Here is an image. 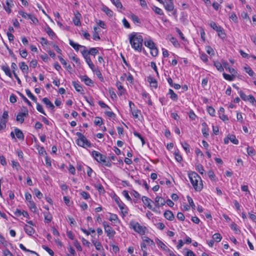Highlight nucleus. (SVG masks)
Masks as SVG:
<instances>
[{"instance_id": "8", "label": "nucleus", "mask_w": 256, "mask_h": 256, "mask_svg": "<svg viewBox=\"0 0 256 256\" xmlns=\"http://www.w3.org/2000/svg\"><path fill=\"white\" fill-rule=\"evenodd\" d=\"M92 154L93 158L99 163L104 162V159L106 158V156L102 154L98 151L93 150L92 152Z\"/></svg>"}, {"instance_id": "45", "label": "nucleus", "mask_w": 256, "mask_h": 256, "mask_svg": "<svg viewBox=\"0 0 256 256\" xmlns=\"http://www.w3.org/2000/svg\"><path fill=\"white\" fill-rule=\"evenodd\" d=\"M36 103L37 110L39 112H40V113L44 114V115L46 116V114L42 106L38 102H36Z\"/></svg>"}, {"instance_id": "54", "label": "nucleus", "mask_w": 256, "mask_h": 256, "mask_svg": "<svg viewBox=\"0 0 256 256\" xmlns=\"http://www.w3.org/2000/svg\"><path fill=\"white\" fill-rule=\"evenodd\" d=\"M98 53V51L96 48H90L89 50L90 54H92V56H95Z\"/></svg>"}, {"instance_id": "20", "label": "nucleus", "mask_w": 256, "mask_h": 256, "mask_svg": "<svg viewBox=\"0 0 256 256\" xmlns=\"http://www.w3.org/2000/svg\"><path fill=\"white\" fill-rule=\"evenodd\" d=\"M69 44L76 50L78 51L80 48H85V46L75 43L72 40H69Z\"/></svg>"}, {"instance_id": "43", "label": "nucleus", "mask_w": 256, "mask_h": 256, "mask_svg": "<svg viewBox=\"0 0 256 256\" xmlns=\"http://www.w3.org/2000/svg\"><path fill=\"white\" fill-rule=\"evenodd\" d=\"M218 36L222 39H224L226 37V34L224 33V30L222 28L217 32Z\"/></svg>"}, {"instance_id": "51", "label": "nucleus", "mask_w": 256, "mask_h": 256, "mask_svg": "<svg viewBox=\"0 0 256 256\" xmlns=\"http://www.w3.org/2000/svg\"><path fill=\"white\" fill-rule=\"evenodd\" d=\"M130 18L134 22L135 24H140V21L138 16H136L135 14H132L130 16Z\"/></svg>"}, {"instance_id": "64", "label": "nucleus", "mask_w": 256, "mask_h": 256, "mask_svg": "<svg viewBox=\"0 0 256 256\" xmlns=\"http://www.w3.org/2000/svg\"><path fill=\"white\" fill-rule=\"evenodd\" d=\"M247 152L250 156H252L255 154V150L252 147L248 146L247 148Z\"/></svg>"}, {"instance_id": "36", "label": "nucleus", "mask_w": 256, "mask_h": 256, "mask_svg": "<svg viewBox=\"0 0 256 256\" xmlns=\"http://www.w3.org/2000/svg\"><path fill=\"white\" fill-rule=\"evenodd\" d=\"M72 85L74 86L75 90L78 92H81L82 90V87L79 84L78 82H72Z\"/></svg>"}, {"instance_id": "26", "label": "nucleus", "mask_w": 256, "mask_h": 256, "mask_svg": "<svg viewBox=\"0 0 256 256\" xmlns=\"http://www.w3.org/2000/svg\"><path fill=\"white\" fill-rule=\"evenodd\" d=\"M80 14L79 12H78L75 15V18L73 20V22H74V24L76 26H80L81 23H80Z\"/></svg>"}, {"instance_id": "18", "label": "nucleus", "mask_w": 256, "mask_h": 256, "mask_svg": "<svg viewBox=\"0 0 256 256\" xmlns=\"http://www.w3.org/2000/svg\"><path fill=\"white\" fill-rule=\"evenodd\" d=\"M142 200L144 204L150 209H152V206L150 204V202L152 200L148 197L145 196H143L142 197Z\"/></svg>"}, {"instance_id": "4", "label": "nucleus", "mask_w": 256, "mask_h": 256, "mask_svg": "<svg viewBox=\"0 0 256 256\" xmlns=\"http://www.w3.org/2000/svg\"><path fill=\"white\" fill-rule=\"evenodd\" d=\"M76 136L78 138L76 140V144L82 148H90L92 146L90 142L88 140L86 137L80 132H76Z\"/></svg>"}, {"instance_id": "41", "label": "nucleus", "mask_w": 256, "mask_h": 256, "mask_svg": "<svg viewBox=\"0 0 256 256\" xmlns=\"http://www.w3.org/2000/svg\"><path fill=\"white\" fill-rule=\"evenodd\" d=\"M46 32L47 34L51 37L52 38L53 36H55L54 32H53V30H52V28L48 26L46 28Z\"/></svg>"}, {"instance_id": "57", "label": "nucleus", "mask_w": 256, "mask_h": 256, "mask_svg": "<svg viewBox=\"0 0 256 256\" xmlns=\"http://www.w3.org/2000/svg\"><path fill=\"white\" fill-rule=\"evenodd\" d=\"M224 78L228 80L232 81L234 80V76L230 75L228 74H226V73H223L222 74Z\"/></svg>"}, {"instance_id": "33", "label": "nucleus", "mask_w": 256, "mask_h": 256, "mask_svg": "<svg viewBox=\"0 0 256 256\" xmlns=\"http://www.w3.org/2000/svg\"><path fill=\"white\" fill-rule=\"evenodd\" d=\"M102 10L109 16H112L113 15V12L106 6H103Z\"/></svg>"}, {"instance_id": "56", "label": "nucleus", "mask_w": 256, "mask_h": 256, "mask_svg": "<svg viewBox=\"0 0 256 256\" xmlns=\"http://www.w3.org/2000/svg\"><path fill=\"white\" fill-rule=\"evenodd\" d=\"M239 94L242 100L244 101L248 100V96H247L242 90L239 92Z\"/></svg>"}, {"instance_id": "17", "label": "nucleus", "mask_w": 256, "mask_h": 256, "mask_svg": "<svg viewBox=\"0 0 256 256\" xmlns=\"http://www.w3.org/2000/svg\"><path fill=\"white\" fill-rule=\"evenodd\" d=\"M164 216L169 220H172L174 218V215L172 211L168 210L164 212Z\"/></svg>"}, {"instance_id": "39", "label": "nucleus", "mask_w": 256, "mask_h": 256, "mask_svg": "<svg viewBox=\"0 0 256 256\" xmlns=\"http://www.w3.org/2000/svg\"><path fill=\"white\" fill-rule=\"evenodd\" d=\"M143 242L148 243L150 246H154V241L147 236L144 238Z\"/></svg>"}, {"instance_id": "50", "label": "nucleus", "mask_w": 256, "mask_h": 256, "mask_svg": "<svg viewBox=\"0 0 256 256\" xmlns=\"http://www.w3.org/2000/svg\"><path fill=\"white\" fill-rule=\"evenodd\" d=\"M170 41L175 47H179L180 46V44H179L178 41L175 38L172 37L170 38Z\"/></svg>"}, {"instance_id": "12", "label": "nucleus", "mask_w": 256, "mask_h": 256, "mask_svg": "<svg viewBox=\"0 0 256 256\" xmlns=\"http://www.w3.org/2000/svg\"><path fill=\"white\" fill-rule=\"evenodd\" d=\"M155 202L156 206L159 208L160 206H164L166 201L162 198L158 196L155 198Z\"/></svg>"}, {"instance_id": "49", "label": "nucleus", "mask_w": 256, "mask_h": 256, "mask_svg": "<svg viewBox=\"0 0 256 256\" xmlns=\"http://www.w3.org/2000/svg\"><path fill=\"white\" fill-rule=\"evenodd\" d=\"M132 114L134 116V118H138L139 116V114H140V111L138 110H134L130 111Z\"/></svg>"}, {"instance_id": "32", "label": "nucleus", "mask_w": 256, "mask_h": 256, "mask_svg": "<svg viewBox=\"0 0 256 256\" xmlns=\"http://www.w3.org/2000/svg\"><path fill=\"white\" fill-rule=\"evenodd\" d=\"M148 81L150 83L152 86L156 88L158 86L157 82L156 79L153 78H148Z\"/></svg>"}, {"instance_id": "25", "label": "nucleus", "mask_w": 256, "mask_h": 256, "mask_svg": "<svg viewBox=\"0 0 256 256\" xmlns=\"http://www.w3.org/2000/svg\"><path fill=\"white\" fill-rule=\"evenodd\" d=\"M116 84L118 90V94L122 96L124 94V88L123 86L122 85L121 82L119 81L116 82Z\"/></svg>"}, {"instance_id": "7", "label": "nucleus", "mask_w": 256, "mask_h": 256, "mask_svg": "<svg viewBox=\"0 0 256 256\" xmlns=\"http://www.w3.org/2000/svg\"><path fill=\"white\" fill-rule=\"evenodd\" d=\"M115 202L118 205L119 208L121 210L122 213L123 214L124 216H126V214H128V208L126 206L124 203H123L120 198L118 197H116L114 199Z\"/></svg>"}, {"instance_id": "13", "label": "nucleus", "mask_w": 256, "mask_h": 256, "mask_svg": "<svg viewBox=\"0 0 256 256\" xmlns=\"http://www.w3.org/2000/svg\"><path fill=\"white\" fill-rule=\"evenodd\" d=\"M155 241L158 246H160L162 250L167 252L168 250H169V248L166 246L158 238H156L155 239Z\"/></svg>"}, {"instance_id": "61", "label": "nucleus", "mask_w": 256, "mask_h": 256, "mask_svg": "<svg viewBox=\"0 0 256 256\" xmlns=\"http://www.w3.org/2000/svg\"><path fill=\"white\" fill-rule=\"evenodd\" d=\"M196 169L200 174H204V168L202 164H198L196 166Z\"/></svg>"}, {"instance_id": "63", "label": "nucleus", "mask_w": 256, "mask_h": 256, "mask_svg": "<svg viewBox=\"0 0 256 256\" xmlns=\"http://www.w3.org/2000/svg\"><path fill=\"white\" fill-rule=\"evenodd\" d=\"M246 72L248 73L250 76H252L254 74V72L250 66L244 68Z\"/></svg>"}, {"instance_id": "34", "label": "nucleus", "mask_w": 256, "mask_h": 256, "mask_svg": "<svg viewBox=\"0 0 256 256\" xmlns=\"http://www.w3.org/2000/svg\"><path fill=\"white\" fill-rule=\"evenodd\" d=\"M92 242L94 244V246L98 250H100L102 249V246L101 244L99 242L96 240H94L92 241Z\"/></svg>"}, {"instance_id": "42", "label": "nucleus", "mask_w": 256, "mask_h": 256, "mask_svg": "<svg viewBox=\"0 0 256 256\" xmlns=\"http://www.w3.org/2000/svg\"><path fill=\"white\" fill-rule=\"evenodd\" d=\"M118 8H122V6L120 0H110Z\"/></svg>"}, {"instance_id": "2", "label": "nucleus", "mask_w": 256, "mask_h": 256, "mask_svg": "<svg viewBox=\"0 0 256 256\" xmlns=\"http://www.w3.org/2000/svg\"><path fill=\"white\" fill-rule=\"evenodd\" d=\"M188 176L194 190L196 191H200L203 188V184L200 176L196 172H189Z\"/></svg>"}, {"instance_id": "27", "label": "nucleus", "mask_w": 256, "mask_h": 256, "mask_svg": "<svg viewBox=\"0 0 256 256\" xmlns=\"http://www.w3.org/2000/svg\"><path fill=\"white\" fill-rule=\"evenodd\" d=\"M44 220L46 222H50L52 220V216L48 212H44Z\"/></svg>"}, {"instance_id": "19", "label": "nucleus", "mask_w": 256, "mask_h": 256, "mask_svg": "<svg viewBox=\"0 0 256 256\" xmlns=\"http://www.w3.org/2000/svg\"><path fill=\"white\" fill-rule=\"evenodd\" d=\"M82 81L84 82L85 84L87 86H91L93 82L92 80H90L87 76L84 75L80 77Z\"/></svg>"}, {"instance_id": "9", "label": "nucleus", "mask_w": 256, "mask_h": 256, "mask_svg": "<svg viewBox=\"0 0 256 256\" xmlns=\"http://www.w3.org/2000/svg\"><path fill=\"white\" fill-rule=\"evenodd\" d=\"M28 114V110L26 108H25V110L23 112H20L18 114L16 120L18 122L22 124L24 120V117L27 116Z\"/></svg>"}, {"instance_id": "15", "label": "nucleus", "mask_w": 256, "mask_h": 256, "mask_svg": "<svg viewBox=\"0 0 256 256\" xmlns=\"http://www.w3.org/2000/svg\"><path fill=\"white\" fill-rule=\"evenodd\" d=\"M224 108L221 107L220 108L218 112H219V118L222 120L223 121L228 120V116L224 114Z\"/></svg>"}, {"instance_id": "5", "label": "nucleus", "mask_w": 256, "mask_h": 256, "mask_svg": "<svg viewBox=\"0 0 256 256\" xmlns=\"http://www.w3.org/2000/svg\"><path fill=\"white\" fill-rule=\"evenodd\" d=\"M145 46L150 50V54L154 56H156L158 54V50L155 46L154 43L152 40L144 41Z\"/></svg>"}, {"instance_id": "52", "label": "nucleus", "mask_w": 256, "mask_h": 256, "mask_svg": "<svg viewBox=\"0 0 256 256\" xmlns=\"http://www.w3.org/2000/svg\"><path fill=\"white\" fill-rule=\"evenodd\" d=\"M81 53L82 54L84 58V59H86V58H89V50H86V48L85 47V48H84L81 51Z\"/></svg>"}, {"instance_id": "14", "label": "nucleus", "mask_w": 256, "mask_h": 256, "mask_svg": "<svg viewBox=\"0 0 256 256\" xmlns=\"http://www.w3.org/2000/svg\"><path fill=\"white\" fill-rule=\"evenodd\" d=\"M24 230L25 232L29 236H32L34 233V228L26 224L24 227Z\"/></svg>"}, {"instance_id": "62", "label": "nucleus", "mask_w": 256, "mask_h": 256, "mask_svg": "<svg viewBox=\"0 0 256 256\" xmlns=\"http://www.w3.org/2000/svg\"><path fill=\"white\" fill-rule=\"evenodd\" d=\"M95 124L97 126H100L102 124V120L100 117H96L94 122Z\"/></svg>"}, {"instance_id": "22", "label": "nucleus", "mask_w": 256, "mask_h": 256, "mask_svg": "<svg viewBox=\"0 0 256 256\" xmlns=\"http://www.w3.org/2000/svg\"><path fill=\"white\" fill-rule=\"evenodd\" d=\"M2 70L4 72L5 74L9 76L10 78L12 77V74L10 72V69L9 66L6 64L2 66Z\"/></svg>"}, {"instance_id": "48", "label": "nucleus", "mask_w": 256, "mask_h": 256, "mask_svg": "<svg viewBox=\"0 0 256 256\" xmlns=\"http://www.w3.org/2000/svg\"><path fill=\"white\" fill-rule=\"evenodd\" d=\"M134 134L140 140L142 143V145L144 146L145 144V141L144 138L142 136V135L140 133L136 132H134Z\"/></svg>"}, {"instance_id": "53", "label": "nucleus", "mask_w": 256, "mask_h": 256, "mask_svg": "<svg viewBox=\"0 0 256 256\" xmlns=\"http://www.w3.org/2000/svg\"><path fill=\"white\" fill-rule=\"evenodd\" d=\"M98 77V78L102 82L104 80V78L99 70L96 68L95 70L94 71Z\"/></svg>"}, {"instance_id": "6", "label": "nucleus", "mask_w": 256, "mask_h": 256, "mask_svg": "<svg viewBox=\"0 0 256 256\" xmlns=\"http://www.w3.org/2000/svg\"><path fill=\"white\" fill-rule=\"evenodd\" d=\"M102 224L104 227V232L106 234V236L109 238H113L116 234L115 231L106 221H104L102 222Z\"/></svg>"}, {"instance_id": "24", "label": "nucleus", "mask_w": 256, "mask_h": 256, "mask_svg": "<svg viewBox=\"0 0 256 256\" xmlns=\"http://www.w3.org/2000/svg\"><path fill=\"white\" fill-rule=\"evenodd\" d=\"M28 206L29 208L31 210L32 212H36L38 210V208L34 204V202L32 200H30V202H28Z\"/></svg>"}, {"instance_id": "40", "label": "nucleus", "mask_w": 256, "mask_h": 256, "mask_svg": "<svg viewBox=\"0 0 256 256\" xmlns=\"http://www.w3.org/2000/svg\"><path fill=\"white\" fill-rule=\"evenodd\" d=\"M212 238L216 242H220L221 240L222 237L219 233H216L212 236Z\"/></svg>"}, {"instance_id": "38", "label": "nucleus", "mask_w": 256, "mask_h": 256, "mask_svg": "<svg viewBox=\"0 0 256 256\" xmlns=\"http://www.w3.org/2000/svg\"><path fill=\"white\" fill-rule=\"evenodd\" d=\"M186 198L190 204L189 206H191L193 210H195L196 206L192 198L189 196H188Z\"/></svg>"}, {"instance_id": "1", "label": "nucleus", "mask_w": 256, "mask_h": 256, "mask_svg": "<svg viewBox=\"0 0 256 256\" xmlns=\"http://www.w3.org/2000/svg\"><path fill=\"white\" fill-rule=\"evenodd\" d=\"M128 39L132 47L135 50L141 52L143 42L142 36L138 33L133 32L129 34Z\"/></svg>"}, {"instance_id": "21", "label": "nucleus", "mask_w": 256, "mask_h": 256, "mask_svg": "<svg viewBox=\"0 0 256 256\" xmlns=\"http://www.w3.org/2000/svg\"><path fill=\"white\" fill-rule=\"evenodd\" d=\"M19 66L20 69L22 70L23 73L26 74H28V67L24 62H21L20 63Z\"/></svg>"}, {"instance_id": "3", "label": "nucleus", "mask_w": 256, "mask_h": 256, "mask_svg": "<svg viewBox=\"0 0 256 256\" xmlns=\"http://www.w3.org/2000/svg\"><path fill=\"white\" fill-rule=\"evenodd\" d=\"M130 228L134 230L140 234V235L145 234L147 231V228L144 226H142L139 222L134 220H131L130 222Z\"/></svg>"}, {"instance_id": "29", "label": "nucleus", "mask_w": 256, "mask_h": 256, "mask_svg": "<svg viewBox=\"0 0 256 256\" xmlns=\"http://www.w3.org/2000/svg\"><path fill=\"white\" fill-rule=\"evenodd\" d=\"M168 94L170 95V98L172 100L177 101L178 99V96L174 93L173 90L169 89Z\"/></svg>"}, {"instance_id": "37", "label": "nucleus", "mask_w": 256, "mask_h": 256, "mask_svg": "<svg viewBox=\"0 0 256 256\" xmlns=\"http://www.w3.org/2000/svg\"><path fill=\"white\" fill-rule=\"evenodd\" d=\"M94 186L100 193H104L105 192L103 186L101 184H95Z\"/></svg>"}, {"instance_id": "11", "label": "nucleus", "mask_w": 256, "mask_h": 256, "mask_svg": "<svg viewBox=\"0 0 256 256\" xmlns=\"http://www.w3.org/2000/svg\"><path fill=\"white\" fill-rule=\"evenodd\" d=\"M202 134L204 137L207 138L209 135V134H208L209 129L208 128V126L206 124V123L205 122H202Z\"/></svg>"}, {"instance_id": "31", "label": "nucleus", "mask_w": 256, "mask_h": 256, "mask_svg": "<svg viewBox=\"0 0 256 256\" xmlns=\"http://www.w3.org/2000/svg\"><path fill=\"white\" fill-rule=\"evenodd\" d=\"M228 138L233 144H238V140L236 138V136L232 134L228 135Z\"/></svg>"}, {"instance_id": "44", "label": "nucleus", "mask_w": 256, "mask_h": 256, "mask_svg": "<svg viewBox=\"0 0 256 256\" xmlns=\"http://www.w3.org/2000/svg\"><path fill=\"white\" fill-rule=\"evenodd\" d=\"M211 28H212L214 30L216 31V32L222 28L220 26H217L216 23L214 22H211L210 24Z\"/></svg>"}, {"instance_id": "55", "label": "nucleus", "mask_w": 256, "mask_h": 256, "mask_svg": "<svg viewBox=\"0 0 256 256\" xmlns=\"http://www.w3.org/2000/svg\"><path fill=\"white\" fill-rule=\"evenodd\" d=\"M248 100L254 106H256V100L253 96L251 94L249 95Z\"/></svg>"}, {"instance_id": "10", "label": "nucleus", "mask_w": 256, "mask_h": 256, "mask_svg": "<svg viewBox=\"0 0 256 256\" xmlns=\"http://www.w3.org/2000/svg\"><path fill=\"white\" fill-rule=\"evenodd\" d=\"M162 4H164L165 9L168 11L172 12L174 9V5L172 1H163Z\"/></svg>"}, {"instance_id": "46", "label": "nucleus", "mask_w": 256, "mask_h": 256, "mask_svg": "<svg viewBox=\"0 0 256 256\" xmlns=\"http://www.w3.org/2000/svg\"><path fill=\"white\" fill-rule=\"evenodd\" d=\"M18 14L26 19H29L31 15L30 14H28L22 10H20L18 12Z\"/></svg>"}, {"instance_id": "58", "label": "nucleus", "mask_w": 256, "mask_h": 256, "mask_svg": "<svg viewBox=\"0 0 256 256\" xmlns=\"http://www.w3.org/2000/svg\"><path fill=\"white\" fill-rule=\"evenodd\" d=\"M19 95L21 96L22 100L26 102L28 106H31L32 104L30 101L22 93L18 92Z\"/></svg>"}, {"instance_id": "59", "label": "nucleus", "mask_w": 256, "mask_h": 256, "mask_svg": "<svg viewBox=\"0 0 256 256\" xmlns=\"http://www.w3.org/2000/svg\"><path fill=\"white\" fill-rule=\"evenodd\" d=\"M206 51L210 55L213 56L214 54V52L212 48L210 46H207L206 47Z\"/></svg>"}, {"instance_id": "28", "label": "nucleus", "mask_w": 256, "mask_h": 256, "mask_svg": "<svg viewBox=\"0 0 256 256\" xmlns=\"http://www.w3.org/2000/svg\"><path fill=\"white\" fill-rule=\"evenodd\" d=\"M12 2V0H6V5L4 6V8L6 12L10 14L11 12L10 9V4Z\"/></svg>"}, {"instance_id": "30", "label": "nucleus", "mask_w": 256, "mask_h": 256, "mask_svg": "<svg viewBox=\"0 0 256 256\" xmlns=\"http://www.w3.org/2000/svg\"><path fill=\"white\" fill-rule=\"evenodd\" d=\"M214 66L218 71L222 72L224 70L222 64L218 61L214 62Z\"/></svg>"}, {"instance_id": "35", "label": "nucleus", "mask_w": 256, "mask_h": 256, "mask_svg": "<svg viewBox=\"0 0 256 256\" xmlns=\"http://www.w3.org/2000/svg\"><path fill=\"white\" fill-rule=\"evenodd\" d=\"M26 94L27 96L34 102H36L37 99L36 97H35L30 92V90L27 89L26 90Z\"/></svg>"}, {"instance_id": "23", "label": "nucleus", "mask_w": 256, "mask_h": 256, "mask_svg": "<svg viewBox=\"0 0 256 256\" xmlns=\"http://www.w3.org/2000/svg\"><path fill=\"white\" fill-rule=\"evenodd\" d=\"M14 133L18 138L23 140L24 139V135L21 130L18 128L14 129Z\"/></svg>"}, {"instance_id": "16", "label": "nucleus", "mask_w": 256, "mask_h": 256, "mask_svg": "<svg viewBox=\"0 0 256 256\" xmlns=\"http://www.w3.org/2000/svg\"><path fill=\"white\" fill-rule=\"evenodd\" d=\"M42 102L46 105L48 108L53 110L54 108L52 103L47 98H44L42 100Z\"/></svg>"}, {"instance_id": "60", "label": "nucleus", "mask_w": 256, "mask_h": 256, "mask_svg": "<svg viewBox=\"0 0 256 256\" xmlns=\"http://www.w3.org/2000/svg\"><path fill=\"white\" fill-rule=\"evenodd\" d=\"M207 111L208 113L212 116H214L215 115V110L212 106H208L207 108Z\"/></svg>"}, {"instance_id": "47", "label": "nucleus", "mask_w": 256, "mask_h": 256, "mask_svg": "<svg viewBox=\"0 0 256 256\" xmlns=\"http://www.w3.org/2000/svg\"><path fill=\"white\" fill-rule=\"evenodd\" d=\"M42 248L43 249H44L45 250H46L51 256H54V252L52 251V250H51L48 246H47L45 245H42Z\"/></svg>"}]
</instances>
